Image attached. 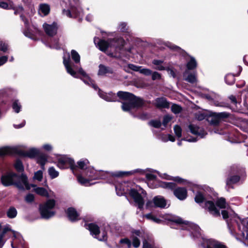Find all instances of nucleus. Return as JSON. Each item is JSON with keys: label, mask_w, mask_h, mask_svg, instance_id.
I'll return each instance as SVG.
<instances>
[{"label": "nucleus", "mask_w": 248, "mask_h": 248, "mask_svg": "<svg viewBox=\"0 0 248 248\" xmlns=\"http://www.w3.org/2000/svg\"><path fill=\"white\" fill-rule=\"evenodd\" d=\"M222 217L227 219L228 226L232 235L237 234L248 241V218L241 219L237 215L222 210Z\"/></svg>", "instance_id": "1"}, {"label": "nucleus", "mask_w": 248, "mask_h": 248, "mask_svg": "<svg viewBox=\"0 0 248 248\" xmlns=\"http://www.w3.org/2000/svg\"><path fill=\"white\" fill-rule=\"evenodd\" d=\"M1 180L4 186L15 185L19 190H29L31 188L28 177L24 174L19 176L13 172H8L1 176Z\"/></svg>", "instance_id": "2"}, {"label": "nucleus", "mask_w": 248, "mask_h": 248, "mask_svg": "<svg viewBox=\"0 0 248 248\" xmlns=\"http://www.w3.org/2000/svg\"><path fill=\"white\" fill-rule=\"evenodd\" d=\"M117 96L124 101L123 102L122 106V109L124 111H128L133 108L140 107L144 104L142 99L128 92L119 91L117 93Z\"/></svg>", "instance_id": "3"}, {"label": "nucleus", "mask_w": 248, "mask_h": 248, "mask_svg": "<svg viewBox=\"0 0 248 248\" xmlns=\"http://www.w3.org/2000/svg\"><path fill=\"white\" fill-rule=\"evenodd\" d=\"M94 42L101 51H105L109 47H118L119 44L123 43V40L121 38H118L109 39L108 41H106L104 40H100L97 37H95Z\"/></svg>", "instance_id": "4"}, {"label": "nucleus", "mask_w": 248, "mask_h": 248, "mask_svg": "<svg viewBox=\"0 0 248 248\" xmlns=\"http://www.w3.org/2000/svg\"><path fill=\"white\" fill-rule=\"evenodd\" d=\"M143 233L139 230H134L132 232L130 236L131 240L128 238L122 239L120 242L125 244L128 248H130L132 244L135 248H138L140 244V239L143 238Z\"/></svg>", "instance_id": "5"}, {"label": "nucleus", "mask_w": 248, "mask_h": 248, "mask_svg": "<svg viewBox=\"0 0 248 248\" xmlns=\"http://www.w3.org/2000/svg\"><path fill=\"white\" fill-rule=\"evenodd\" d=\"M55 205V201L48 200L45 203L41 205L40 211L41 217L44 218H49L54 215L55 213L52 211Z\"/></svg>", "instance_id": "6"}, {"label": "nucleus", "mask_w": 248, "mask_h": 248, "mask_svg": "<svg viewBox=\"0 0 248 248\" xmlns=\"http://www.w3.org/2000/svg\"><path fill=\"white\" fill-rule=\"evenodd\" d=\"M74 3L70 1V9L63 10V15L69 17H76L80 16L81 9L80 7V3L78 0H73Z\"/></svg>", "instance_id": "7"}, {"label": "nucleus", "mask_w": 248, "mask_h": 248, "mask_svg": "<svg viewBox=\"0 0 248 248\" xmlns=\"http://www.w3.org/2000/svg\"><path fill=\"white\" fill-rule=\"evenodd\" d=\"M57 166L62 169L70 168L73 172L77 167L75 165L74 161L66 155L61 156L58 158Z\"/></svg>", "instance_id": "8"}, {"label": "nucleus", "mask_w": 248, "mask_h": 248, "mask_svg": "<svg viewBox=\"0 0 248 248\" xmlns=\"http://www.w3.org/2000/svg\"><path fill=\"white\" fill-rule=\"evenodd\" d=\"M172 221L175 222L177 224H185L187 225L188 229L192 232L194 236L199 237L201 236V229L198 226L193 223H189L184 221L181 218L178 217H173L170 219Z\"/></svg>", "instance_id": "9"}, {"label": "nucleus", "mask_w": 248, "mask_h": 248, "mask_svg": "<svg viewBox=\"0 0 248 248\" xmlns=\"http://www.w3.org/2000/svg\"><path fill=\"white\" fill-rule=\"evenodd\" d=\"M228 116V114L225 112H212L208 117L207 120L211 124L216 126L219 124L222 119L227 118Z\"/></svg>", "instance_id": "10"}, {"label": "nucleus", "mask_w": 248, "mask_h": 248, "mask_svg": "<svg viewBox=\"0 0 248 248\" xmlns=\"http://www.w3.org/2000/svg\"><path fill=\"white\" fill-rule=\"evenodd\" d=\"M87 229H88L91 234L94 235V237L100 241L106 240L107 239V233L105 232H102V237L98 236L100 231L98 226L94 224L91 223L87 225Z\"/></svg>", "instance_id": "11"}, {"label": "nucleus", "mask_w": 248, "mask_h": 248, "mask_svg": "<svg viewBox=\"0 0 248 248\" xmlns=\"http://www.w3.org/2000/svg\"><path fill=\"white\" fill-rule=\"evenodd\" d=\"M11 231L12 232L14 237L11 242V246L12 248H18L20 246L23 247L25 242L20 234L17 232L12 231V230Z\"/></svg>", "instance_id": "12"}, {"label": "nucleus", "mask_w": 248, "mask_h": 248, "mask_svg": "<svg viewBox=\"0 0 248 248\" xmlns=\"http://www.w3.org/2000/svg\"><path fill=\"white\" fill-rule=\"evenodd\" d=\"M86 175L90 178L91 180L97 179H104L105 177L100 175V173H107L104 172L102 170L97 171L95 170L93 168H88L86 170Z\"/></svg>", "instance_id": "13"}, {"label": "nucleus", "mask_w": 248, "mask_h": 248, "mask_svg": "<svg viewBox=\"0 0 248 248\" xmlns=\"http://www.w3.org/2000/svg\"><path fill=\"white\" fill-rule=\"evenodd\" d=\"M202 245L204 248H226L224 245L221 244L218 242L204 238H203Z\"/></svg>", "instance_id": "14"}, {"label": "nucleus", "mask_w": 248, "mask_h": 248, "mask_svg": "<svg viewBox=\"0 0 248 248\" xmlns=\"http://www.w3.org/2000/svg\"><path fill=\"white\" fill-rule=\"evenodd\" d=\"M130 195L134 199L138 205V207L141 209L144 205V201L141 196L135 189H132L129 192Z\"/></svg>", "instance_id": "15"}, {"label": "nucleus", "mask_w": 248, "mask_h": 248, "mask_svg": "<svg viewBox=\"0 0 248 248\" xmlns=\"http://www.w3.org/2000/svg\"><path fill=\"white\" fill-rule=\"evenodd\" d=\"M189 129L191 133L196 135L200 138H203L206 134V132L202 127L193 124H189Z\"/></svg>", "instance_id": "16"}, {"label": "nucleus", "mask_w": 248, "mask_h": 248, "mask_svg": "<svg viewBox=\"0 0 248 248\" xmlns=\"http://www.w3.org/2000/svg\"><path fill=\"white\" fill-rule=\"evenodd\" d=\"M204 204V208L207 209L211 214L215 217L220 216L219 211L217 209L213 202L206 201Z\"/></svg>", "instance_id": "17"}, {"label": "nucleus", "mask_w": 248, "mask_h": 248, "mask_svg": "<svg viewBox=\"0 0 248 248\" xmlns=\"http://www.w3.org/2000/svg\"><path fill=\"white\" fill-rule=\"evenodd\" d=\"M173 194L179 200H184L187 196V190L184 187H178L174 189Z\"/></svg>", "instance_id": "18"}, {"label": "nucleus", "mask_w": 248, "mask_h": 248, "mask_svg": "<svg viewBox=\"0 0 248 248\" xmlns=\"http://www.w3.org/2000/svg\"><path fill=\"white\" fill-rule=\"evenodd\" d=\"M63 63L66 69L67 73L70 74L73 77L77 78L76 72L74 71V70L73 68V67H74V64H72V62H70L69 58H68L66 59L65 57L64 56L63 58Z\"/></svg>", "instance_id": "19"}, {"label": "nucleus", "mask_w": 248, "mask_h": 248, "mask_svg": "<svg viewBox=\"0 0 248 248\" xmlns=\"http://www.w3.org/2000/svg\"><path fill=\"white\" fill-rule=\"evenodd\" d=\"M154 105L157 108H169L170 103L165 97H158L156 98L154 102Z\"/></svg>", "instance_id": "20"}, {"label": "nucleus", "mask_w": 248, "mask_h": 248, "mask_svg": "<svg viewBox=\"0 0 248 248\" xmlns=\"http://www.w3.org/2000/svg\"><path fill=\"white\" fill-rule=\"evenodd\" d=\"M78 72L83 76L82 79L84 83L89 85L90 84H92V87L95 90H97L98 89V87L93 83V81L91 80L89 76L82 68H80L79 69Z\"/></svg>", "instance_id": "21"}, {"label": "nucleus", "mask_w": 248, "mask_h": 248, "mask_svg": "<svg viewBox=\"0 0 248 248\" xmlns=\"http://www.w3.org/2000/svg\"><path fill=\"white\" fill-rule=\"evenodd\" d=\"M50 10V6L46 3H41L39 5L38 9L39 14L42 16H46L47 15Z\"/></svg>", "instance_id": "22"}, {"label": "nucleus", "mask_w": 248, "mask_h": 248, "mask_svg": "<svg viewBox=\"0 0 248 248\" xmlns=\"http://www.w3.org/2000/svg\"><path fill=\"white\" fill-rule=\"evenodd\" d=\"M67 214L69 219L72 221L79 219V214L73 208H69L67 210Z\"/></svg>", "instance_id": "23"}, {"label": "nucleus", "mask_w": 248, "mask_h": 248, "mask_svg": "<svg viewBox=\"0 0 248 248\" xmlns=\"http://www.w3.org/2000/svg\"><path fill=\"white\" fill-rule=\"evenodd\" d=\"M98 94L100 97L107 101L112 102L116 101V96L115 94L112 93H107L101 92L99 90Z\"/></svg>", "instance_id": "24"}, {"label": "nucleus", "mask_w": 248, "mask_h": 248, "mask_svg": "<svg viewBox=\"0 0 248 248\" xmlns=\"http://www.w3.org/2000/svg\"><path fill=\"white\" fill-rule=\"evenodd\" d=\"M153 201L156 207L164 208L166 205V201L162 197L156 196L154 198Z\"/></svg>", "instance_id": "25"}, {"label": "nucleus", "mask_w": 248, "mask_h": 248, "mask_svg": "<svg viewBox=\"0 0 248 248\" xmlns=\"http://www.w3.org/2000/svg\"><path fill=\"white\" fill-rule=\"evenodd\" d=\"M39 154V150L36 148H31L29 150L26 152H23L21 155L24 156H27L30 158H34Z\"/></svg>", "instance_id": "26"}, {"label": "nucleus", "mask_w": 248, "mask_h": 248, "mask_svg": "<svg viewBox=\"0 0 248 248\" xmlns=\"http://www.w3.org/2000/svg\"><path fill=\"white\" fill-rule=\"evenodd\" d=\"M31 186L34 187V191L36 194L41 196L47 198L49 197L48 192L45 188L43 187H36L35 185H32Z\"/></svg>", "instance_id": "27"}, {"label": "nucleus", "mask_w": 248, "mask_h": 248, "mask_svg": "<svg viewBox=\"0 0 248 248\" xmlns=\"http://www.w3.org/2000/svg\"><path fill=\"white\" fill-rule=\"evenodd\" d=\"M126 184L124 183L123 184H119L115 186L116 193L119 196H122L126 193L127 189H125L124 187Z\"/></svg>", "instance_id": "28"}, {"label": "nucleus", "mask_w": 248, "mask_h": 248, "mask_svg": "<svg viewBox=\"0 0 248 248\" xmlns=\"http://www.w3.org/2000/svg\"><path fill=\"white\" fill-rule=\"evenodd\" d=\"M112 70L109 67H106L104 65L100 64L99 66V70L98 74L99 75L103 76L107 73H112Z\"/></svg>", "instance_id": "29"}, {"label": "nucleus", "mask_w": 248, "mask_h": 248, "mask_svg": "<svg viewBox=\"0 0 248 248\" xmlns=\"http://www.w3.org/2000/svg\"><path fill=\"white\" fill-rule=\"evenodd\" d=\"M43 26L45 31H56L58 29L57 24L55 22L51 24L44 23Z\"/></svg>", "instance_id": "30"}, {"label": "nucleus", "mask_w": 248, "mask_h": 248, "mask_svg": "<svg viewBox=\"0 0 248 248\" xmlns=\"http://www.w3.org/2000/svg\"><path fill=\"white\" fill-rule=\"evenodd\" d=\"M15 149L10 147H3L0 148V156L9 155L13 153Z\"/></svg>", "instance_id": "31"}, {"label": "nucleus", "mask_w": 248, "mask_h": 248, "mask_svg": "<svg viewBox=\"0 0 248 248\" xmlns=\"http://www.w3.org/2000/svg\"><path fill=\"white\" fill-rule=\"evenodd\" d=\"M47 161V156L45 154H40L37 157V162L40 164L42 168L44 169V166Z\"/></svg>", "instance_id": "32"}, {"label": "nucleus", "mask_w": 248, "mask_h": 248, "mask_svg": "<svg viewBox=\"0 0 248 248\" xmlns=\"http://www.w3.org/2000/svg\"><path fill=\"white\" fill-rule=\"evenodd\" d=\"M190 60L187 62L186 67L188 70H192L197 67V62L193 57H190Z\"/></svg>", "instance_id": "33"}, {"label": "nucleus", "mask_w": 248, "mask_h": 248, "mask_svg": "<svg viewBox=\"0 0 248 248\" xmlns=\"http://www.w3.org/2000/svg\"><path fill=\"white\" fill-rule=\"evenodd\" d=\"M72 59L76 63H79L80 62V56L78 53L75 50H72L71 51Z\"/></svg>", "instance_id": "34"}, {"label": "nucleus", "mask_w": 248, "mask_h": 248, "mask_svg": "<svg viewBox=\"0 0 248 248\" xmlns=\"http://www.w3.org/2000/svg\"><path fill=\"white\" fill-rule=\"evenodd\" d=\"M0 8L4 9H14L15 7L13 3L11 1H9V3L4 1H1L0 2Z\"/></svg>", "instance_id": "35"}, {"label": "nucleus", "mask_w": 248, "mask_h": 248, "mask_svg": "<svg viewBox=\"0 0 248 248\" xmlns=\"http://www.w3.org/2000/svg\"><path fill=\"white\" fill-rule=\"evenodd\" d=\"M185 79L190 83H195L197 82L196 75L195 73H190Z\"/></svg>", "instance_id": "36"}, {"label": "nucleus", "mask_w": 248, "mask_h": 248, "mask_svg": "<svg viewBox=\"0 0 248 248\" xmlns=\"http://www.w3.org/2000/svg\"><path fill=\"white\" fill-rule=\"evenodd\" d=\"M166 46L170 49L179 52L180 53H185L184 50L182 49L180 47L175 46L171 43L168 42L166 43Z\"/></svg>", "instance_id": "37"}, {"label": "nucleus", "mask_w": 248, "mask_h": 248, "mask_svg": "<svg viewBox=\"0 0 248 248\" xmlns=\"http://www.w3.org/2000/svg\"><path fill=\"white\" fill-rule=\"evenodd\" d=\"M48 174L50 176V177L52 179H54L56 178L59 175V172L57 171L55 168L53 167H50L49 168L48 170Z\"/></svg>", "instance_id": "38"}, {"label": "nucleus", "mask_w": 248, "mask_h": 248, "mask_svg": "<svg viewBox=\"0 0 248 248\" xmlns=\"http://www.w3.org/2000/svg\"><path fill=\"white\" fill-rule=\"evenodd\" d=\"M163 61L160 60H155L153 61V63L156 66L155 68L158 70H164L165 69V67L162 65Z\"/></svg>", "instance_id": "39"}, {"label": "nucleus", "mask_w": 248, "mask_h": 248, "mask_svg": "<svg viewBox=\"0 0 248 248\" xmlns=\"http://www.w3.org/2000/svg\"><path fill=\"white\" fill-rule=\"evenodd\" d=\"M7 214L9 218H14L17 215L16 210L14 207H11L8 210Z\"/></svg>", "instance_id": "40"}, {"label": "nucleus", "mask_w": 248, "mask_h": 248, "mask_svg": "<svg viewBox=\"0 0 248 248\" xmlns=\"http://www.w3.org/2000/svg\"><path fill=\"white\" fill-rule=\"evenodd\" d=\"M234 80L235 78L233 75L228 74L225 77V81L228 84H232L234 82Z\"/></svg>", "instance_id": "41"}, {"label": "nucleus", "mask_w": 248, "mask_h": 248, "mask_svg": "<svg viewBox=\"0 0 248 248\" xmlns=\"http://www.w3.org/2000/svg\"><path fill=\"white\" fill-rule=\"evenodd\" d=\"M195 201L197 203H200L204 202L205 198L203 194L199 192L196 195Z\"/></svg>", "instance_id": "42"}, {"label": "nucleus", "mask_w": 248, "mask_h": 248, "mask_svg": "<svg viewBox=\"0 0 248 248\" xmlns=\"http://www.w3.org/2000/svg\"><path fill=\"white\" fill-rule=\"evenodd\" d=\"M217 205L220 208H225L227 204L224 198H220L217 201Z\"/></svg>", "instance_id": "43"}, {"label": "nucleus", "mask_w": 248, "mask_h": 248, "mask_svg": "<svg viewBox=\"0 0 248 248\" xmlns=\"http://www.w3.org/2000/svg\"><path fill=\"white\" fill-rule=\"evenodd\" d=\"M240 180V177L238 176H233L228 179L227 181V185H231L238 182Z\"/></svg>", "instance_id": "44"}, {"label": "nucleus", "mask_w": 248, "mask_h": 248, "mask_svg": "<svg viewBox=\"0 0 248 248\" xmlns=\"http://www.w3.org/2000/svg\"><path fill=\"white\" fill-rule=\"evenodd\" d=\"M40 32H23L25 36L33 40L37 39L36 34Z\"/></svg>", "instance_id": "45"}, {"label": "nucleus", "mask_w": 248, "mask_h": 248, "mask_svg": "<svg viewBox=\"0 0 248 248\" xmlns=\"http://www.w3.org/2000/svg\"><path fill=\"white\" fill-rule=\"evenodd\" d=\"M78 180L79 183H80L81 184L88 186H89L90 184H89V180L87 179H85L83 178L81 176H78Z\"/></svg>", "instance_id": "46"}, {"label": "nucleus", "mask_w": 248, "mask_h": 248, "mask_svg": "<svg viewBox=\"0 0 248 248\" xmlns=\"http://www.w3.org/2000/svg\"><path fill=\"white\" fill-rule=\"evenodd\" d=\"M89 163L88 160L87 159L81 160L78 162V167L81 169H84Z\"/></svg>", "instance_id": "47"}, {"label": "nucleus", "mask_w": 248, "mask_h": 248, "mask_svg": "<svg viewBox=\"0 0 248 248\" xmlns=\"http://www.w3.org/2000/svg\"><path fill=\"white\" fill-rule=\"evenodd\" d=\"M171 111L175 114L180 113L182 110V108L176 104H173L171 107Z\"/></svg>", "instance_id": "48"}, {"label": "nucleus", "mask_w": 248, "mask_h": 248, "mask_svg": "<svg viewBox=\"0 0 248 248\" xmlns=\"http://www.w3.org/2000/svg\"><path fill=\"white\" fill-rule=\"evenodd\" d=\"M43 178V172L42 170H38L35 172L33 179L41 181Z\"/></svg>", "instance_id": "49"}, {"label": "nucleus", "mask_w": 248, "mask_h": 248, "mask_svg": "<svg viewBox=\"0 0 248 248\" xmlns=\"http://www.w3.org/2000/svg\"><path fill=\"white\" fill-rule=\"evenodd\" d=\"M174 131L176 136L178 138H180L182 136V129L181 127L178 125L174 126Z\"/></svg>", "instance_id": "50"}, {"label": "nucleus", "mask_w": 248, "mask_h": 248, "mask_svg": "<svg viewBox=\"0 0 248 248\" xmlns=\"http://www.w3.org/2000/svg\"><path fill=\"white\" fill-rule=\"evenodd\" d=\"M15 167L18 171H22L24 170L22 163L20 160H17L15 164Z\"/></svg>", "instance_id": "51"}, {"label": "nucleus", "mask_w": 248, "mask_h": 248, "mask_svg": "<svg viewBox=\"0 0 248 248\" xmlns=\"http://www.w3.org/2000/svg\"><path fill=\"white\" fill-rule=\"evenodd\" d=\"M118 29L120 30V31H125L129 30V27L127 26L126 23L121 22L119 25Z\"/></svg>", "instance_id": "52"}, {"label": "nucleus", "mask_w": 248, "mask_h": 248, "mask_svg": "<svg viewBox=\"0 0 248 248\" xmlns=\"http://www.w3.org/2000/svg\"><path fill=\"white\" fill-rule=\"evenodd\" d=\"M145 217L147 218L151 219L156 223H159L161 222L160 219L153 216L151 214H147L145 215Z\"/></svg>", "instance_id": "53"}, {"label": "nucleus", "mask_w": 248, "mask_h": 248, "mask_svg": "<svg viewBox=\"0 0 248 248\" xmlns=\"http://www.w3.org/2000/svg\"><path fill=\"white\" fill-rule=\"evenodd\" d=\"M13 108L16 113H18L21 108L20 105L18 103V101H15L13 104Z\"/></svg>", "instance_id": "54"}, {"label": "nucleus", "mask_w": 248, "mask_h": 248, "mask_svg": "<svg viewBox=\"0 0 248 248\" xmlns=\"http://www.w3.org/2000/svg\"><path fill=\"white\" fill-rule=\"evenodd\" d=\"M149 124L155 128H159L161 125L160 121L158 120L151 121Z\"/></svg>", "instance_id": "55"}, {"label": "nucleus", "mask_w": 248, "mask_h": 248, "mask_svg": "<svg viewBox=\"0 0 248 248\" xmlns=\"http://www.w3.org/2000/svg\"><path fill=\"white\" fill-rule=\"evenodd\" d=\"M162 186L173 189L175 187V184L174 183H164Z\"/></svg>", "instance_id": "56"}, {"label": "nucleus", "mask_w": 248, "mask_h": 248, "mask_svg": "<svg viewBox=\"0 0 248 248\" xmlns=\"http://www.w3.org/2000/svg\"><path fill=\"white\" fill-rule=\"evenodd\" d=\"M140 73L146 76H149L152 74V72L149 69L140 68Z\"/></svg>", "instance_id": "57"}, {"label": "nucleus", "mask_w": 248, "mask_h": 248, "mask_svg": "<svg viewBox=\"0 0 248 248\" xmlns=\"http://www.w3.org/2000/svg\"><path fill=\"white\" fill-rule=\"evenodd\" d=\"M167 179H170V180H172L178 183H184L185 182V180L183 179H182L181 178L178 177V176H177V177H170V178H168Z\"/></svg>", "instance_id": "58"}, {"label": "nucleus", "mask_w": 248, "mask_h": 248, "mask_svg": "<svg viewBox=\"0 0 248 248\" xmlns=\"http://www.w3.org/2000/svg\"><path fill=\"white\" fill-rule=\"evenodd\" d=\"M8 50V45L5 42H1L0 43V50L4 52Z\"/></svg>", "instance_id": "59"}, {"label": "nucleus", "mask_w": 248, "mask_h": 248, "mask_svg": "<svg viewBox=\"0 0 248 248\" xmlns=\"http://www.w3.org/2000/svg\"><path fill=\"white\" fill-rule=\"evenodd\" d=\"M196 118L199 121H202L205 118V115L203 113L199 112L195 114Z\"/></svg>", "instance_id": "60"}, {"label": "nucleus", "mask_w": 248, "mask_h": 248, "mask_svg": "<svg viewBox=\"0 0 248 248\" xmlns=\"http://www.w3.org/2000/svg\"><path fill=\"white\" fill-rule=\"evenodd\" d=\"M152 78L153 80L156 79H160L161 78V75L157 72H154L152 73Z\"/></svg>", "instance_id": "61"}, {"label": "nucleus", "mask_w": 248, "mask_h": 248, "mask_svg": "<svg viewBox=\"0 0 248 248\" xmlns=\"http://www.w3.org/2000/svg\"><path fill=\"white\" fill-rule=\"evenodd\" d=\"M171 118L168 116H165L163 118V124L166 126L167 124L171 120Z\"/></svg>", "instance_id": "62"}, {"label": "nucleus", "mask_w": 248, "mask_h": 248, "mask_svg": "<svg viewBox=\"0 0 248 248\" xmlns=\"http://www.w3.org/2000/svg\"><path fill=\"white\" fill-rule=\"evenodd\" d=\"M25 199L27 202H31L34 200V196L33 194H29L26 196Z\"/></svg>", "instance_id": "63"}, {"label": "nucleus", "mask_w": 248, "mask_h": 248, "mask_svg": "<svg viewBox=\"0 0 248 248\" xmlns=\"http://www.w3.org/2000/svg\"><path fill=\"white\" fill-rule=\"evenodd\" d=\"M8 60V57L6 56H3L0 57V66L4 64Z\"/></svg>", "instance_id": "64"}]
</instances>
